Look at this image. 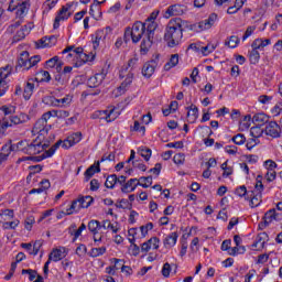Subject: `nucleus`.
I'll return each mask as SVG.
<instances>
[{
    "label": "nucleus",
    "instance_id": "f257e3e1",
    "mask_svg": "<svg viewBox=\"0 0 282 282\" xmlns=\"http://www.w3.org/2000/svg\"><path fill=\"white\" fill-rule=\"evenodd\" d=\"M182 21L180 18H175L169 21L164 31V41L167 43V47H177L182 43L184 37V29L182 28Z\"/></svg>",
    "mask_w": 282,
    "mask_h": 282
},
{
    "label": "nucleus",
    "instance_id": "f03ea898",
    "mask_svg": "<svg viewBox=\"0 0 282 282\" xmlns=\"http://www.w3.org/2000/svg\"><path fill=\"white\" fill-rule=\"evenodd\" d=\"M158 14H160V11L152 12L145 22H143L147 26V39L142 40L141 42V52H149L153 45V40L155 39V30H158V22H155Z\"/></svg>",
    "mask_w": 282,
    "mask_h": 282
},
{
    "label": "nucleus",
    "instance_id": "7ed1b4c3",
    "mask_svg": "<svg viewBox=\"0 0 282 282\" xmlns=\"http://www.w3.org/2000/svg\"><path fill=\"white\" fill-rule=\"evenodd\" d=\"M47 147H50V144H43V143H23V142H19L17 143V149L19 151H22V153H25L26 155H30V156H23L21 159L18 160V163H21V162H25L28 160H31L32 162H34V160H32L31 158H37L36 155L41 154L42 155L45 153V149H47Z\"/></svg>",
    "mask_w": 282,
    "mask_h": 282
},
{
    "label": "nucleus",
    "instance_id": "20e7f679",
    "mask_svg": "<svg viewBox=\"0 0 282 282\" xmlns=\"http://www.w3.org/2000/svg\"><path fill=\"white\" fill-rule=\"evenodd\" d=\"M142 36H144L143 41L144 39L147 41V26L144 22L137 21L133 23L132 28H126L123 41L124 43H129V41H132V43H140Z\"/></svg>",
    "mask_w": 282,
    "mask_h": 282
},
{
    "label": "nucleus",
    "instance_id": "39448f33",
    "mask_svg": "<svg viewBox=\"0 0 282 282\" xmlns=\"http://www.w3.org/2000/svg\"><path fill=\"white\" fill-rule=\"evenodd\" d=\"M75 144H76V142H56L52 148L46 150L40 156L30 158V159L33 160V162H43V160H46V158H52V155H54V153H56V150L59 147H62V149L67 150V149H72V147H74Z\"/></svg>",
    "mask_w": 282,
    "mask_h": 282
},
{
    "label": "nucleus",
    "instance_id": "423d86ee",
    "mask_svg": "<svg viewBox=\"0 0 282 282\" xmlns=\"http://www.w3.org/2000/svg\"><path fill=\"white\" fill-rule=\"evenodd\" d=\"M72 8H74V2H68L59 9L54 20V30H58V28H61V21H67V19L72 17V12H69Z\"/></svg>",
    "mask_w": 282,
    "mask_h": 282
},
{
    "label": "nucleus",
    "instance_id": "0eeeda50",
    "mask_svg": "<svg viewBox=\"0 0 282 282\" xmlns=\"http://www.w3.org/2000/svg\"><path fill=\"white\" fill-rule=\"evenodd\" d=\"M215 21H217V13H212L209 14L208 19L193 24L191 30H194V32H204V30H210V28L215 25Z\"/></svg>",
    "mask_w": 282,
    "mask_h": 282
},
{
    "label": "nucleus",
    "instance_id": "6e6552de",
    "mask_svg": "<svg viewBox=\"0 0 282 282\" xmlns=\"http://www.w3.org/2000/svg\"><path fill=\"white\" fill-rule=\"evenodd\" d=\"M46 127H47V119L42 115V117L36 120L32 130L33 135L37 134V140H40V142L42 140L41 138L47 134V129H45Z\"/></svg>",
    "mask_w": 282,
    "mask_h": 282
},
{
    "label": "nucleus",
    "instance_id": "1a4fd4ad",
    "mask_svg": "<svg viewBox=\"0 0 282 282\" xmlns=\"http://www.w3.org/2000/svg\"><path fill=\"white\" fill-rule=\"evenodd\" d=\"M10 74H12V67L10 65L0 68V97L6 96V91H8L9 86L6 79Z\"/></svg>",
    "mask_w": 282,
    "mask_h": 282
},
{
    "label": "nucleus",
    "instance_id": "9d476101",
    "mask_svg": "<svg viewBox=\"0 0 282 282\" xmlns=\"http://www.w3.org/2000/svg\"><path fill=\"white\" fill-rule=\"evenodd\" d=\"M111 116H113V110H96L91 115V118L93 120H105L107 122H112V120H116V117Z\"/></svg>",
    "mask_w": 282,
    "mask_h": 282
},
{
    "label": "nucleus",
    "instance_id": "9b49d317",
    "mask_svg": "<svg viewBox=\"0 0 282 282\" xmlns=\"http://www.w3.org/2000/svg\"><path fill=\"white\" fill-rule=\"evenodd\" d=\"M265 135L271 138H281V126L276 121H271L265 127Z\"/></svg>",
    "mask_w": 282,
    "mask_h": 282
},
{
    "label": "nucleus",
    "instance_id": "f8f14e48",
    "mask_svg": "<svg viewBox=\"0 0 282 282\" xmlns=\"http://www.w3.org/2000/svg\"><path fill=\"white\" fill-rule=\"evenodd\" d=\"M155 67H158V61L151 59L147 62L142 67V76L144 78H151L155 74Z\"/></svg>",
    "mask_w": 282,
    "mask_h": 282
},
{
    "label": "nucleus",
    "instance_id": "ddd939ff",
    "mask_svg": "<svg viewBox=\"0 0 282 282\" xmlns=\"http://www.w3.org/2000/svg\"><path fill=\"white\" fill-rule=\"evenodd\" d=\"M153 248V250H158L160 248V238L152 237L148 241L141 245V252H149V250Z\"/></svg>",
    "mask_w": 282,
    "mask_h": 282
},
{
    "label": "nucleus",
    "instance_id": "4468645a",
    "mask_svg": "<svg viewBox=\"0 0 282 282\" xmlns=\"http://www.w3.org/2000/svg\"><path fill=\"white\" fill-rule=\"evenodd\" d=\"M184 14V7L180 4H173L165 11V19H171V17H182Z\"/></svg>",
    "mask_w": 282,
    "mask_h": 282
},
{
    "label": "nucleus",
    "instance_id": "2eb2a0df",
    "mask_svg": "<svg viewBox=\"0 0 282 282\" xmlns=\"http://www.w3.org/2000/svg\"><path fill=\"white\" fill-rule=\"evenodd\" d=\"M106 76H107V74H105V73L95 74L87 80L88 87H90V88L100 87V85H102V80H105Z\"/></svg>",
    "mask_w": 282,
    "mask_h": 282
},
{
    "label": "nucleus",
    "instance_id": "dca6fc26",
    "mask_svg": "<svg viewBox=\"0 0 282 282\" xmlns=\"http://www.w3.org/2000/svg\"><path fill=\"white\" fill-rule=\"evenodd\" d=\"M138 186H140V180L130 178L128 182H126L121 186V192H123L126 194L133 193V191H135V188H138Z\"/></svg>",
    "mask_w": 282,
    "mask_h": 282
},
{
    "label": "nucleus",
    "instance_id": "f3484780",
    "mask_svg": "<svg viewBox=\"0 0 282 282\" xmlns=\"http://www.w3.org/2000/svg\"><path fill=\"white\" fill-rule=\"evenodd\" d=\"M263 197L262 192L251 191L249 192V196L246 199H250L251 208H257L261 204V199Z\"/></svg>",
    "mask_w": 282,
    "mask_h": 282
},
{
    "label": "nucleus",
    "instance_id": "a211bd4d",
    "mask_svg": "<svg viewBox=\"0 0 282 282\" xmlns=\"http://www.w3.org/2000/svg\"><path fill=\"white\" fill-rule=\"evenodd\" d=\"M21 122H23V120H21L19 116H12L10 117V122L3 121L0 123V139L3 138V131H6L8 127H11V124H21Z\"/></svg>",
    "mask_w": 282,
    "mask_h": 282
},
{
    "label": "nucleus",
    "instance_id": "6ab92c4d",
    "mask_svg": "<svg viewBox=\"0 0 282 282\" xmlns=\"http://www.w3.org/2000/svg\"><path fill=\"white\" fill-rule=\"evenodd\" d=\"M96 173H100V161L90 165L84 173L86 182H89Z\"/></svg>",
    "mask_w": 282,
    "mask_h": 282
},
{
    "label": "nucleus",
    "instance_id": "aec40b11",
    "mask_svg": "<svg viewBox=\"0 0 282 282\" xmlns=\"http://www.w3.org/2000/svg\"><path fill=\"white\" fill-rule=\"evenodd\" d=\"M264 226H270L272 221H279V214L276 213V209H270L264 214Z\"/></svg>",
    "mask_w": 282,
    "mask_h": 282
},
{
    "label": "nucleus",
    "instance_id": "412c9836",
    "mask_svg": "<svg viewBox=\"0 0 282 282\" xmlns=\"http://www.w3.org/2000/svg\"><path fill=\"white\" fill-rule=\"evenodd\" d=\"M83 206H85V205L83 203H80L79 198H77V199L73 200L69 208L66 209V213H64V215H74V213H79L80 209L83 208Z\"/></svg>",
    "mask_w": 282,
    "mask_h": 282
},
{
    "label": "nucleus",
    "instance_id": "4be33fe9",
    "mask_svg": "<svg viewBox=\"0 0 282 282\" xmlns=\"http://www.w3.org/2000/svg\"><path fill=\"white\" fill-rule=\"evenodd\" d=\"M269 120L270 117L263 112H259L252 117V122L258 124V127H263V124H265Z\"/></svg>",
    "mask_w": 282,
    "mask_h": 282
},
{
    "label": "nucleus",
    "instance_id": "5701e85b",
    "mask_svg": "<svg viewBox=\"0 0 282 282\" xmlns=\"http://www.w3.org/2000/svg\"><path fill=\"white\" fill-rule=\"evenodd\" d=\"M187 109V118L189 119V122H195L197 118H199V109L195 105H191Z\"/></svg>",
    "mask_w": 282,
    "mask_h": 282
},
{
    "label": "nucleus",
    "instance_id": "b1692460",
    "mask_svg": "<svg viewBox=\"0 0 282 282\" xmlns=\"http://www.w3.org/2000/svg\"><path fill=\"white\" fill-rule=\"evenodd\" d=\"M34 87L35 85L33 80L26 82L23 90L24 100H30V98H32V94H34Z\"/></svg>",
    "mask_w": 282,
    "mask_h": 282
},
{
    "label": "nucleus",
    "instance_id": "393cba45",
    "mask_svg": "<svg viewBox=\"0 0 282 282\" xmlns=\"http://www.w3.org/2000/svg\"><path fill=\"white\" fill-rule=\"evenodd\" d=\"M177 237H180V236L175 231L167 235L165 237V239L163 240L164 247L173 248V246H175V243H177Z\"/></svg>",
    "mask_w": 282,
    "mask_h": 282
},
{
    "label": "nucleus",
    "instance_id": "a878e982",
    "mask_svg": "<svg viewBox=\"0 0 282 282\" xmlns=\"http://www.w3.org/2000/svg\"><path fill=\"white\" fill-rule=\"evenodd\" d=\"M80 140H83V132H74L64 140L58 139L57 142H80Z\"/></svg>",
    "mask_w": 282,
    "mask_h": 282
},
{
    "label": "nucleus",
    "instance_id": "bb28decb",
    "mask_svg": "<svg viewBox=\"0 0 282 282\" xmlns=\"http://www.w3.org/2000/svg\"><path fill=\"white\" fill-rule=\"evenodd\" d=\"M180 63V55L173 54L170 58V61L164 65L165 72H169V69H172V67H176V65Z\"/></svg>",
    "mask_w": 282,
    "mask_h": 282
},
{
    "label": "nucleus",
    "instance_id": "cd10ccee",
    "mask_svg": "<svg viewBox=\"0 0 282 282\" xmlns=\"http://www.w3.org/2000/svg\"><path fill=\"white\" fill-rule=\"evenodd\" d=\"M68 52H73L75 55V58L78 59V57L83 54L84 50L83 47H77L74 45L67 46L66 48L63 50L62 54H68Z\"/></svg>",
    "mask_w": 282,
    "mask_h": 282
},
{
    "label": "nucleus",
    "instance_id": "c85d7f7f",
    "mask_svg": "<svg viewBox=\"0 0 282 282\" xmlns=\"http://www.w3.org/2000/svg\"><path fill=\"white\" fill-rule=\"evenodd\" d=\"M117 184H118V175L111 174L107 176L106 183H105L106 188L113 189Z\"/></svg>",
    "mask_w": 282,
    "mask_h": 282
},
{
    "label": "nucleus",
    "instance_id": "c756f323",
    "mask_svg": "<svg viewBox=\"0 0 282 282\" xmlns=\"http://www.w3.org/2000/svg\"><path fill=\"white\" fill-rule=\"evenodd\" d=\"M101 228H102V225L98 220H90L88 223V230L93 235H98V230H100Z\"/></svg>",
    "mask_w": 282,
    "mask_h": 282
},
{
    "label": "nucleus",
    "instance_id": "7c9ffc66",
    "mask_svg": "<svg viewBox=\"0 0 282 282\" xmlns=\"http://www.w3.org/2000/svg\"><path fill=\"white\" fill-rule=\"evenodd\" d=\"M239 43H240L239 36H236V35H231L225 41V45L227 47H230L231 50H235V47H237Z\"/></svg>",
    "mask_w": 282,
    "mask_h": 282
},
{
    "label": "nucleus",
    "instance_id": "2f4dec72",
    "mask_svg": "<svg viewBox=\"0 0 282 282\" xmlns=\"http://www.w3.org/2000/svg\"><path fill=\"white\" fill-rule=\"evenodd\" d=\"M48 257L50 261H54L56 263L63 259V251L61 249H53Z\"/></svg>",
    "mask_w": 282,
    "mask_h": 282
},
{
    "label": "nucleus",
    "instance_id": "473e14b6",
    "mask_svg": "<svg viewBox=\"0 0 282 282\" xmlns=\"http://www.w3.org/2000/svg\"><path fill=\"white\" fill-rule=\"evenodd\" d=\"M12 151H19V149H17V143H7L1 149V153L7 155L8 158H10V153H12Z\"/></svg>",
    "mask_w": 282,
    "mask_h": 282
},
{
    "label": "nucleus",
    "instance_id": "72a5a7b5",
    "mask_svg": "<svg viewBox=\"0 0 282 282\" xmlns=\"http://www.w3.org/2000/svg\"><path fill=\"white\" fill-rule=\"evenodd\" d=\"M151 153L152 151L149 148L140 147L138 149V154L141 155V158H143L145 162H149V160H151Z\"/></svg>",
    "mask_w": 282,
    "mask_h": 282
},
{
    "label": "nucleus",
    "instance_id": "f704fd0d",
    "mask_svg": "<svg viewBox=\"0 0 282 282\" xmlns=\"http://www.w3.org/2000/svg\"><path fill=\"white\" fill-rule=\"evenodd\" d=\"M42 102L48 107H57L58 99L54 96H45L42 98Z\"/></svg>",
    "mask_w": 282,
    "mask_h": 282
},
{
    "label": "nucleus",
    "instance_id": "c9c22d12",
    "mask_svg": "<svg viewBox=\"0 0 282 282\" xmlns=\"http://www.w3.org/2000/svg\"><path fill=\"white\" fill-rule=\"evenodd\" d=\"M107 252V247L93 248L89 252V257L96 259V257H102Z\"/></svg>",
    "mask_w": 282,
    "mask_h": 282
},
{
    "label": "nucleus",
    "instance_id": "e433bc0d",
    "mask_svg": "<svg viewBox=\"0 0 282 282\" xmlns=\"http://www.w3.org/2000/svg\"><path fill=\"white\" fill-rule=\"evenodd\" d=\"M250 135L252 137L251 140L254 142V140L263 135V129H261L259 126L252 127L250 130Z\"/></svg>",
    "mask_w": 282,
    "mask_h": 282
},
{
    "label": "nucleus",
    "instance_id": "4c0bfd02",
    "mask_svg": "<svg viewBox=\"0 0 282 282\" xmlns=\"http://www.w3.org/2000/svg\"><path fill=\"white\" fill-rule=\"evenodd\" d=\"M29 58H30V53L28 51L22 52L18 58V65L15 66V69H19V67H23L24 63Z\"/></svg>",
    "mask_w": 282,
    "mask_h": 282
},
{
    "label": "nucleus",
    "instance_id": "58836bf2",
    "mask_svg": "<svg viewBox=\"0 0 282 282\" xmlns=\"http://www.w3.org/2000/svg\"><path fill=\"white\" fill-rule=\"evenodd\" d=\"M139 182L142 188H149L153 184V176H141Z\"/></svg>",
    "mask_w": 282,
    "mask_h": 282
},
{
    "label": "nucleus",
    "instance_id": "ea45409f",
    "mask_svg": "<svg viewBox=\"0 0 282 282\" xmlns=\"http://www.w3.org/2000/svg\"><path fill=\"white\" fill-rule=\"evenodd\" d=\"M73 98L74 97L72 95H66L64 98L57 99V107H69V105H72Z\"/></svg>",
    "mask_w": 282,
    "mask_h": 282
},
{
    "label": "nucleus",
    "instance_id": "a19ab883",
    "mask_svg": "<svg viewBox=\"0 0 282 282\" xmlns=\"http://www.w3.org/2000/svg\"><path fill=\"white\" fill-rule=\"evenodd\" d=\"M260 58H261V55L259 54V51L252 50L249 53V61H250L251 65H257V63H259Z\"/></svg>",
    "mask_w": 282,
    "mask_h": 282
},
{
    "label": "nucleus",
    "instance_id": "79ce46f5",
    "mask_svg": "<svg viewBox=\"0 0 282 282\" xmlns=\"http://www.w3.org/2000/svg\"><path fill=\"white\" fill-rule=\"evenodd\" d=\"M215 50H217V45L209 43L206 46H202L200 52L204 56H208V54H213Z\"/></svg>",
    "mask_w": 282,
    "mask_h": 282
},
{
    "label": "nucleus",
    "instance_id": "37998d69",
    "mask_svg": "<svg viewBox=\"0 0 282 282\" xmlns=\"http://www.w3.org/2000/svg\"><path fill=\"white\" fill-rule=\"evenodd\" d=\"M236 195H238V197H249L250 196V192H248V188L246 187V185L239 186L236 188L235 191Z\"/></svg>",
    "mask_w": 282,
    "mask_h": 282
},
{
    "label": "nucleus",
    "instance_id": "c03bdc74",
    "mask_svg": "<svg viewBox=\"0 0 282 282\" xmlns=\"http://www.w3.org/2000/svg\"><path fill=\"white\" fill-rule=\"evenodd\" d=\"M131 83H133V74L132 73H128L126 76V79L121 83L119 89H127L129 87V85H131Z\"/></svg>",
    "mask_w": 282,
    "mask_h": 282
},
{
    "label": "nucleus",
    "instance_id": "a18cd8bd",
    "mask_svg": "<svg viewBox=\"0 0 282 282\" xmlns=\"http://www.w3.org/2000/svg\"><path fill=\"white\" fill-rule=\"evenodd\" d=\"M79 202H80V204H84V206H82V208H89L91 206V204H94V197L82 196V197H79Z\"/></svg>",
    "mask_w": 282,
    "mask_h": 282
},
{
    "label": "nucleus",
    "instance_id": "49530a36",
    "mask_svg": "<svg viewBox=\"0 0 282 282\" xmlns=\"http://www.w3.org/2000/svg\"><path fill=\"white\" fill-rule=\"evenodd\" d=\"M101 228H104L105 230H112V232L116 235L120 229L117 228L113 224H111L110 220H104Z\"/></svg>",
    "mask_w": 282,
    "mask_h": 282
},
{
    "label": "nucleus",
    "instance_id": "de8ad7c7",
    "mask_svg": "<svg viewBox=\"0 0 282 282\" xmlns=\"http://www.w3.org/2000/svg\"><path fill=\"white\" fill-rule=\"evenodd\" d=\"M42 247H43V240H36L33 245V249H31L30 251V254H33V257H36V254H39Z\"/></svg>",
    "mask_w": 282,
    "mask_h": 282
},
{
    "label": "nucleus",
    "instance_id": "09e8293b",
    "mask_svg": "<svg viewBox=\"0 0 282 282\" xmlns=\"http://www.w3.org/2000/svg\"><path fill=\"white\" fill-rule=\"evenodd\" d=\"M252 50H263L265 47V44H263V39H256L251 44Z\"/></svg>",
    "mask_w": 282,
    "mask_h": 282
},
{
    "label": "nucleus",
    "instance_id": "8fccbe9b",
    "mask_svg": "<svg viewBox=\"0 0 282 282\" xmlns=\"http://www.w3.org/2000/svg\"><path fill=\"white\" fill-rule=\"evenodd\" d=\"M58 65V56H54L51 59L46 61L45 63V68L46 69H52Z\"/></svg>",
    "mask_w": 282,
    "mask_h": 282
},
{
    "label": "nucleus",
    "instance_id": "3c124183",
    "mask_svg": "<svg viewBox=\"0 0 282 282\" xmlns=\"http://www.w3.org/2000/svg\"><path fill=\"white\" fill-rule=\"evenodd\" d=\"M20 221L13 220V221H7L2 225V227L4 228V230H14L17 228V226H19Z\"/></svg>",
    "mask_w": 282,
    "mask_h": 282
},
{
    "label": "nucleus",
    "instance_id": "603ef678",
    "mask_svg": "<svg viewBox=\"0 0 282 282\" xmlns=\"http://www.w3.org/2000/svg\"><path fill=\"white\" fill-rule=\"evenodd\" d=\"M161 274L165 278L169 279L171 276V264L169 262H165L163 264V268L161 270Z\"/></svg>",
    "mask_w": 282,
    "mask_h": 282
},
{
    "label": "nucleus",
    "instance_id": "864d4df0",
    "mask_svg": "<svg viewBox=\"0 0 282 282\" xmlns=\"http://www.w3.org/2000/svg\"><path fill=\"white\" fill-rule=\"evenodd\" d=\"M112 263H115L112 265V268L115 270H121L122 271V268H124V261L122 259H117V258H113L112 259Z\"/></svg>",
    "mask_w": 282,
    "mask_h": 282
},
{
    "label": "nucleus",
    "instance_id": "5fc2aeb1",
    "mask_svg": "<svg viewBox=\"0 0 282 282\" xmlns=\"http://www.w3.org/2000/svg\"><path fill=\"white\" fill-rule=\"evenodd\" d=\"M21 6V0H9L8 12H14Z\"/></svg>",
    "mask_w": 282,
    "mask_h": 282
},
{
    "label": "nucleus",
    "instance_id": "6e6d98bb",
    "mask_svg": "<svg viewBox=\"0 0 282 282\" xmlns=\"http://www.w3.org/2000/svg\"><path fill=\"white\" fill-rule=\"evenodd\" d=\"M100 6H102V2L95 1L89 9L90 17H96V10H100Z\"/></svg>",
    "mask_w": 282,
    "mask_h": 282
},
{
    "label": "nucleus",
    "instance_id": "4d7b16f0",
    "mask_svg": "<svg viewBox=\"0 0 282 282\" xmlns=\"http://www.w3.org/2000/svg\"><path fill=\"white\" fill-rule=\"evenodd\" d=\"M229 142H246V135L243 133H238L230 139H228Z\"/></svg>",
    "mask_w": 282,
    "mask_h": 282
},
{
    "label": "nucleus",
    "instance_id": "13d9d810",
    "mask_svg": "<svg viewBox=\"0 0 282 282\" xmlns=\"http://www.w3.org/2000/svg\"><path fill=\"white\" fill-rule=\"evenodd\" d=\"M47 43H48L47 36H44L41 40H39L37 42H35V45L37 48L50 47V45H47Z\"/></svg>",
    "mask_w": 282,
    "mask_h": 282
},
{
    "label": "nucleus",
    "instance_id": "bf43d9fd",
    "mask_svg": "<svg viewBox=\"0 0 282 282\" xmlns=\"http://www.w3.org/2000/svg\"><path fill=\"white\" fill-rule=\"evenodd\" d=\"M133 131H138L141 135H144L147 128L144 126H140L139 121H134Z\"/></svg>",
    "mask_w": 282,
    "mask_h": 282
},
{
    "label": "nucleus",
    "instance_id": "052dcab7",
    "mask_svg": "<svg viewBox=\"0 0 282 282\" xmlns=\"http://www.w3.org/2000/svg\"><path fill=\"white\" fill-rule=\"evenodd\" d=\"M25 32L23 30H19L17 34L13 36V43H19V41H23L25 39Z\"/></svg>",
    "mask_w": 282,
    "mask_h": 282
},
{
    "label": "nucleus",
    "instance_id": "680f3d73",
    "mask_svg": "<svg viewBox=\"0 0 282 282\" xmlns=\"http://www.w3.org/2000/svg\"><path fill=\"white\" fill-rule=\"evenodd\" d=\"M14 272H17V262L11 263V269L9 271V274H7L4 276L6 281H10V279H12V276H14Z\"/></svg>",
    "mask_w": 282,
    "mask_h": 282
},
{
    "label": "nucleus",
    "instance_id": "e2e57ef3",
    "mask_svg": "<svg viewBox=\"0 0 282 282\" xmlns=\"http://www.w3.org/2000/svg\"><path fill=\"white\" fill-rule=\"evenodd\" d=\"M76 254L78 257H84V254H87V246L85 245H79L77 248H76Z\"/></svg>",
    "mask_w": 282,
    "mask_h": 282
},
{
    "label": "nucleus",
    "instance_id": "0e129e2a",
    "mask_svg": "<svg viewBox=\"0 0 282 282\" xmlns=\"http://www.w3.org/2000/svg\"><path fill=\"white\" fill-rule=\"evenodd\" d=\"M230 246H232V240L230 239L224 240L221 243L220 250H223L224 252L226 251L228 252L230 250Z\"/></svg>",
    "mask_w": 282,
    "mask_h": 282
},
{
    "label": "nucleus",
    "instance_id": "69168bd1",
    "mask_svg": "<svg viewBox=\"0 0 282 282\" xmlns=\"http://www.w3.org/2000/svg\"><path fill=\"white\" fill-rule=\"evenodd\" d=\"M254 30H257L256 26H248L242 36V41H246L247 39H249V36H252V34L254 33Z\"/></svg>",
    "mask_w": 282,
    "mask_h": 282
},
{
    "label": "nucleus",
    "instance_id": "338daca9",
    "mask_svg": "<svg viewBox=\"0 0 282 282\" xmlns=\"http://www.w3.org/2000/svg\"><path fill=\"white\" fill-rule=\"evenodd\" d=\"M42 116L47 120H50V118H58V110H50Z\"/></svg>",
    "mask_w": 282,
    "mask_h": 282
},
{
    "label": "nucleus",
    "instance_id": "774afa93",
    "mask_svg": "<svg viewBox=\"0 0 282 282\" xmlns=\"http://www.w3.org/2000/svg\"><path fill=\"white\" fill-rule=\"evenodd\" d=\"M184 160H185V156L182 153L175 154L173 158L174 164H182Z\"/></svg>",
    "mask_w": 282,
    "mask_h": 282
}]
</instances>
